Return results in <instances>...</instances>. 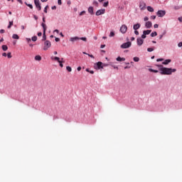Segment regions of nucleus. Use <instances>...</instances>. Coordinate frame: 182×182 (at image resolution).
I'll use <instances>...</instances> for the list:
<instances>
[{"mask_svg": "<svg viewBox=\"0 0 182 182\" xmlns=\"http://www.w3.org/2000/svg\"><path fill=\"white\" fill-rule=\"evenodd\" d=\"M156 66L159 68L161 75H171V73H173L174 72H177L176 69L164 68L161 65H156Z\"/></svg>", "mask_w": 182, "mask_h": 182, "instance_id": "1", "label": "nucleus"}, {"mask_svg": "<svg viewBox=\"0 0 182 182\" xmlns=\"http://www.w3.org/2000/svg\"><path fill=\"white\" fill-rule=\"evenodd\" d=\"M41 26H42V28L43 29L42 41H46V29H47L46 24L44 23H41Z\"/></svg>", "mask_w": 182, "mask_h": 182, "instance_id": "2", "label": "nucleus"}, {"mask_svg": "<svg viewBox=\"0 0 182 182\" xmlns=\"http://www.w3.org/2000/svg\"><path fill=\"white\" fill-rule=\"evenodd\" d=\"M52 46V43L49 41H46L44 43L43 50H48Z\"/></svg>", "mask_w": 182, "mask_h": 182, "instance_id": "3", "label": "nucleus"}, {"mask_svg": "<svg viewBox=\"0 0 182 182\" xmlns=\"http://www.w3.org/2000/svg\"><path fill=\"white\" fill-rule=\"evenodd\" d=\"M130 46H132V43L130 41H128L127 43H124L121 46V48L122 49H127V48H130Z\"/></svg>", "mask_w": 182, "mask_h": 182, "instance_id": "4", "label": "nucleus"}, {"mask_svg": "<svg viewBox=\"0 0 182 182\" xmlns=\"http://www.w3.org/2000/svg\"><path fill=\"white\" fill-rule=\"evenodd\" d=\"M156 15H157V16H159V18H163V16H164V15H166V11L159 10L157 11Z\"/></svg>", "mask_w": 182, "mask_h": 182, "instance_id": "5", "label": "nucleus"}, {"mask_svg": "<svg viewBox=\"0 0 182 182\" xmlns=\"http://www.w3.org/2000/svg\"><path fill=\"white\" fill-rule=\"evenodd\" d=\"M121 33H126L127 32V26L122 25L119 29Z\"/></svg>", "mask_w": 182, "mask_h": 182, "instance_id": "6", "label": "nucleus"}, {"mask_svg": "<svg viewBox=\"0 0 182 182\" xmlns=\"http://www.w3.org/2000/svg\"><path fill=\"white\" fill-rule=\"evenodd\" d=\"M34 3L37 9H38V11H41L42 9V6H41L39 0H34Z\"/></svg>", "mask_w": 182, "mask_h": 182, "instance_id": "7", "label": "nucleus"}, {"mask_svg": "<svg viewBox=\"0 0 182 182\" xmlns=\"http://www.w3.org/2000/svg\"><path fill=\"white\" fill-rule=\"evenodd\" d=\"M105 9H100V10H97L95 13V15L97 16H100V15H103V14H105Z\"/></svg>", "mask_w": 182, "mask_h": 182, "instance_id": "8", "label": "nucleus"}, {"mask_svg": "<svg viewBox=\"0 0 182 182\" xmlns=\"http://www.w3.org/2000/svg\"><path fill=\"white\" fill-rule=\"evenodd\" d=\"M143 43H144V40H143V38H137V46H141V45H143Z\"/></svg>", "mask_w": 182, "mask_h": 182, "instance_id": "9", "label": "nucleus"}, {"mask_svg": "<svg viewBox=\"0 0 182 182\" xmlns=\"http://www.w3.org/2000/svg\"><path fill=\"white\" fill-rule=\"evenodd\" d=\"M76 41H80V38H79V37H71L70 38V42H76Z\"/></svg>", "mask_w": 182, "mask_h": 182, "instance_id": "10", "label": "nucleus"}, {"mask_svg": "<svg viewBox=\"0 0 182 182\" xmlns=\"http://www.w3.org/2000/svg\"><path fill=\"white\" fill-rule=\"evenodd\" d=\"M153 26V24L151 23V21H147L146 23H145V26L146 28H147L148 29L151 28V26Z\"/></svg>", "mask_w": 182, "mask_h": 182, "instance_id": "11", "label": "nucleus"}, {"mask_svg": "<svg viewBox=\"0 0 182 182\" xmlns=\"http://www.w3.org/2000/svg\"><path fill=\"white\" fill-rule=\"evenodd\" d=\"M140 26H141L140 23H136L133 26L134 31H137V29H140Z\"/></svg>", "mask_w": 182, "mask_h": 182, "instance_id": "12", "label": "nucleus"}, {"mask_svg": "<svg viewBox=\"0 0 182 182\" xmlns=\"http://www.w3.org/2000/svg\"><path fill=\"white\" fill-rule=\"evenodd\" d=\"M88 12H89V14H90V15H95V12L93 11V7L92 6H90L88 8Z\"/></svg>", "mask_w": 182, "mask_h": 182, "instance_id": "13", "label": "nucleus"}, {"mask_svg": "<svg viewBox=\"0 0 182 182\" xmlns=\"http://www.w3.org/2000/svg\"><path fill=\"white\" fill-rule=\"evenodd\" d=\"M97 66L98 69H103V63L102 62L97 63Z\"/></svg>", "mask_w": 182, "mask_h": 182, "instance_id": "14", "label": "nucleus"}, {"mask_svg": "<svg viewBox=\"0 0 182 182\" xmlns=\"http://www.w3.org/2000/svg\"><path fill=\"white\" fill-rule=\"evenodd\" d=\"M51 60H56L57 62H60L61 60H60V58H59V57H53V56H52L51 57Z\"/></svg>", "mask_w": 182, "mask_h": 182, "instance_id": "15", "label": "nucleus"}, {"mask_svg": "<svg viewBox=\"0 0 182 182\" xmlns=\"http://www.w3.org/2000/svg\"><path fill=\"white\" fill-rule=\"evenodd\" d=\"M117 62H124V60H126V58H121V57H117Z\"/></svg>", "mask_w": 182, "mask_h": 182, "instance_id": "16", "label": "nucleus"}, {"mask_svg": "<svg viewBox=\"0 0 182 182\" xmlns=\"http://www.w3.org/2000/svg\"><path fill=\"white\" fill-rule=\"evenodd\" d=\"M171 62V60L168 59V60H164V61L162 63V65H168V63H170Z\"/></svg>", "mask_w": 182, "mask_h": 182, "instance_id": "17", "label": "nucleus"}, {"mask_svg": "<svg viewBox=\"0 0 182 182\" xmlns=\"http://www.w3.org/2000/svg\"><path fill=\"white\" fill-rule=\"evenodd\" d=\"M143 33L146 35H150V33H151V30H146V31H144Z\"/></svg>", "mask_w": 182, "mask_h": 182, "instance_id": "18", "label": "nucleus"}, {"mask_svg": "<svg viewBox=\"0 0 182 182\" xmlns=\"http://www.w3.org/2000/svg\"><path fill=\"white\" fill-rule=\"evenodd\" d=\"M147 11H149V12H154V9H153V7L149 6L147 7Z\"/></svg>", "mask_w": 182, "mask_h": 182, "instance_id": "19", "label": "nucleus"}, {"mask_svg": "<svg viewBox=\"0 0 182 182\" xmlns=\"http://www.w3.org/2000/svg\"><path fill=\"white\" fill-rule=\"evenodd\" d=\"M1 48H2V50H3L4 52H6V50H8V46H6V45H3V46H1Z\"/></svg>", "mask_w": 182, "mask_h": 182, "instance_id": "20", "label": "nucleus"}, {"mask_svg": "<svg viewBox=\"0 0 182 182\" xmlns=\"http://www.w3.org/2000/svg\"><path fill=\"white\" fill-rule=\"evenodd\" d=\"M35 60H42V57H41V55H36L35 56Z\"/></svg>", "mask_w": 182, "mask_h": 182, "instance_id": "21", "label": "nucleus"}, {"mask_svg": "<svg viewBox=\"0 0 182 182\" xmlns=\"http://www.w3.org/2000/svg\"><path fill=\"white\" fill-rule=\"evenodd\" d=\"M82 53H83V55H87L88 56H90V58L95 59V56H93V55H92V54H88L86 52H83Z\"/></svg>", "mask_w": 182, "mask_h": 182, "instance_id": "22", "label": "nucleus"}, {"mask_svg": "<svg viewBox=\"0 0 182 182\" xmlns=\"http://www.w3.org/2000/svg\"><path fill=\"white\" fill-rule=\"evenodd\" d=\"M12 38L13 39H19V36L18 34H13Z\"/></svg>", "mask_w": 182, "mask_h": 182, "instance_id": "23", "label": "nucleus"}, {"mask_svg": "<svg viewBox=\"0 0 182 182\" xmlns=\"http://www.w3.org/2000/svg\"><path fill=\"white\" fill-rule=\"evenodd\" d=\"M144 6H146V4L144 3H141L140 5H139V8L141 9H144Z\"/></svg>", "mask_w": 182, "mask_h": 182, "instance_id": "24", "label": "nucleus"}, {"mask_svg": "<svg viewBox=\"0 0 182 182\" xmlns=\"http://www.w3.org/2000/svg\"><path fill=\"white\" fill-rule=\"evenodd\" d=\"M31 40L33 41V42H36V41H38V37L36 36H34L32 37Z\"/></svg>", "mask_w": 182, "mask_h": 182, "instance_id": "25", "label": "nucleus"}, {"mask_svg": "<svg viewBox=\"0 0 182 182\" xmlns=\"http://www.w3.org/2000/svg\"><path fill=\"white\" fill-rule=\"evenodd\" d=\"M151 38H154V36H157V32L154 31L151 33Z\"/></svg>", "mask_w": 182, "mask_h": 182, "instance_id": "26", "label": "nucleus"}, {"mask_svg": "<svg viewBox=\"0 0 182 182\" xmlns=\"http://www.w3.org/2000/svg\"><path fill=\"white\" fill-rule=\"evenodd\" d=\"M134 62H139L140 60V58L139 57H134L133 58Z\"/></svg>", "mask_w": 182, "mask_h": 182, "instance_id": "27", "label": "nucleus"}, {"mask_svg": "<svg viewBox=\"0 0 182 182\" xmlns=\"http://www.w3.org/2000/svg\"><path fill=\"white\" fill-rule=\"evenodd\" d=\"M12 25H14V21H10L9 25L7 27L8 29H11V27L12 26Z\"/></svg>", "mask_w": 182, "mask_h": 182, "instance_id": "28", "label": "nucleus"}, {"mask_svg": "<svg viewBox=\"0 0 182 182\" xmlns=\"http://www.w3.org/2000/svg\"><path fill=\"white\" fill-rule=\"evenodd\" d=\"M149 72H153L154 73H159V70L154 69H149Z\"/></svg>", "mask_w": 182, "mask_h": 182, "instance_id": "29", "label": "nucleus"}, {"mask_svg": "<svg viewBox=\"0 0 182 182\" xmlns=\"http://www.w3.org/2000/svg\"><path fill=\"white\" fill-rule=\"evenodd\" d=\"M25 4L27 6H28V8H30L31 9H33V6H32V4H28V3H25Z\"/></svg>", "mask_w": 182, "mask_h": 182, "instance_id": "30", "label": "nucleus"}, {"mask_svg": "<svg viewBox=\"0 0 182 182\" xmlns=\"http://www.w3.org/2000/svg\"><path fill=\"white\" fill-rule=\"evenodd\" d=\"M80 40L83 41L84 42H86L87 41V38H86V37H82V38H80Z\"/></svg>", "mask_w": 182, "mask_h": 182, "instance_id": "31", "label": "nucleus"}, {"mask_svg": "<svg viewBox=\"0 0 182 182\" xmlns=\"http://www.w3.org/2000/svg\"><path fill=\"white\" fill-rule=\"evenodd\" d=\"M66 69H67L68 72H72V68L70 66H67Z\"/></svg>", "mask_w": 182, "mask_h": 182, "instance_id": "32", "label": "nucleus"}, {"mask_svg": "<svg viewBox=\"0 0 182 182\" xmlns=\"http://www.w3.org/2000/svg\"><path fill=\"white\" fill-rule=\"evenodd\" d=\"M113 36H114V32L111 31L109 33V38H113Z\"/></svg>", "mask_w": 182, "mask_h": 182, "instance_id": "33", "label": "nucleus"}, {"mask_svg": "<svg viewBox=\"0 0 182 182\" xmlns=\"http://www.w3.org/2000/svg\"><path fill=\"white\" fill-rule=\"evenodd\" d=\"M153 50H154V48H147L148 52H153Z\"/></svg>", "mask_w": 182, "mask_h": 182, "instance_id": "34", "label": "nucleus"}, {"mask_svg": "<svg viewBox=\"0 0 182 182\" xmlns=\"http://www.w3.org/2000/svg\"><path fill=\"white\" fill-rule=\"evenodd\" d=\"M65 62H63V61H59V65H60V68H63V63H64Z\"/></svg>", "mask_w": 182, "mask_h": 182, "instance_id": "35", "label": "nucleus"}, {"mask_svg": "<svg viewBox=\"0 0 182 182\" xmlns=\"http://www.w3.org/2000/svg\"><path fill=\"white\" fill-rule=\"evenodd\" d=\"M48 8H49V6H46L44 9L45 14H48Z\"/></svg>", "mask_w": 182, "mask_h": 182, "instance_id": "36", "label": "nucleus"}, {"mask_svg": "<svg viewBox=\"0 0 182 182\" xmlns=\"http://www.w3.org/2000/svg\"><path fill=\"white\" fill-rule=\"evenodd\" d=\"M7 58H8L9 59H11V58H12V55H11V53H7Z\"/></svg>", "mask_w": 182, "mask_h": 182, "instance_id": "37", "label": "nucleus"}, {"mask_svg": "<svg viewBox=\"0 0 182 182\" xmlns=\"http://www.w3.org/2000/svg\"><path fill=\"white\" fill-rule=\"evenodd\" d=\"M108 6H109V1L105 2L103 4V6H105V8Z\"/></svg>", "mask_w": 182, "mask_h": 182, "instance_id": "38", "label": "nucleus"}, {"mask_svg": "<svg viewBox=\"0 0 182 182\" xmlns=\"http://www.w3.org/2000/svg\"><path fill=\"white\" fill-rule=\"evenodd\" d=\"M85 14H86V11H82L80 13V16H82V15H85Z\"/></svg>", "mask_w": 182, "mask_h": 182, "instance_id": "39", "label": "nucleus"}, {"mask_svg": "<svg viewBox=\"0 0 182 182\" xmlns=\"http://www.w3.org/2000/svg\"><path fill=\"white\" fill-rule=\"evenodd\" d=\"M163 60H164V59L159 58V59L156 60V62H163Z\"/></svg>", "mask_w": 182, "mask_h": 182, "instance_id": "40", "label": "nucleus"}, {"mask_svg": "<svg viewBox=\"0 0 182 182\" xmlns=\"http://www.w3.org/2000/svg\"><path fill=\"white\" fill-rule=\"evenodd\" d=\"M141 38L142 39H146V34L143 33V34L141 35Z\"/></svg>", "mask_w": 182, "mask_h": 182, "instance_id": "41", "label": "nucleus"}, {"mask_svg": "<svg viewBox=\"0 0 182 182\" xmlns=\"http://www.w3.org/2000/svg\"><path fill=\"white\" fill-rule=\"evenodd\" d=\"M107 66H109V64L102 63V68H106Z\"/></svg>", "mask_w": 182, "mask_h": 182, "instance_id": "42", "label": "nucleus"}, {"mask_svg": "<svg viewBox=\"0 0 182 182\" xmlns=\"http://www.w3.org/2000/svg\"><path fill=\"white\" fill-rule=\"evenodd\" d=\"M144 21H149V17L145 16V17L144 18Z\"/></svg>", "mask_w": 182, "mask_h": 182, "instance_id": "43", "label": "nucleus"}, {"mask_svg": "<svg viewBox=\"0 0 182 182\" xmlns=\"http://www.w3.org/2000/svg\"><path fill=\"white\" fill-rule=\"evenodd\" d=\"M58 5H62V0H58Z\"/></svg>", "mask_w": 182, "mask_h": 182, "instance_id": "44", "label": "nucleus"}, {"mask_svg": "<svg viewBox=\"0 0 182 182\" xmlns=\"http://www.w3.org/2000/svg\"><path fill=\"white\" fill-rule=\"evenodd\" d=\"M60 38H55V42H60Z\"/></svg>", "mask_w": 182, "mask_h": 182, "instance_id": "45", "label": "nucleus"}, {"mask_svg": "<svg viewBox=\"0 0 182 182\" xmlns=\"http://www.w3.org/2000/svg\"><path fill=\"white\" fill-rule=\"evenodd\" d=\"M2 56H4V58H6V56H7L6 53H2Z\"/></svg>", "mask_w": 182, "mask_h": 182, "instance_id": "46", "label": "nucleus"}, {"mask_svg": "<svg viewBox=\"0 0 182 182\" xmlns=\"http://www.w3.org/2000/svg\"><path fill=\"white\" fill-rule=\"evenodd\" d=\"M111 66H113L114 69H119L117 66H114L113 64L110 63Z\"/></svg>", "mask_w": 182, "mask_h": 182, "instance_id": "47", "label": "nucleus"}, {"mask_svg": "<svg viewBox=\"0 0 182 182\" xmlns=\"http://www.w3.org/2000/svg\"><path fill=\"white\" fill-rule=\"evenodd\" d=\"M0 33H5V30L4 29L0 30Z\"/></svg>", "mask_w": 182, "mask_h": 182, "instance_id": "48", "label": "nucleus"}, {"mask_svg": "<svg viewBox=\"0 0 182 182\" xmlns=\"http://www.w3.org/2000/svg\"><path fill=\"white\" fill-rule=\"evenodd\" d=\"M77 70H78V72H80V70H82V67H78L77 68Z\"/></svg>", "mask_w": 182, "mask_h": 182, "instance_id": "49", "label": "nucleus"}, {"mask_svg": "<svg viewBox=\"0 0 182 182\" xmlns=\"http://www.w3.org/2000/svg\"><path fill=\"white\" fill-rule=\"evenodd\" d=\"M26 41H27L28 43H29L31 42V38H26Z\"/></svg>", "mask_w": 182, "mask_h": 182, "instance_id": "50", "label": "nucleus"}, {"mask_svg": "<svg viewBox=\"0 0 182 182\" xmlns=\"http://www.w3.org/2000/svg\"><path fill=\"white\" fill-rule=\"evenodd\" d=\"M134 33L135 35L139 36V32L137 31V30H135Z\"/></svg>", "mask_w": 182, "mask_h": 182, "instance_id": "51", "label": "nucleus"}, {"mask_svg": "<svg viewBox=\"0 0 182 182\" xmlns=\"http://www.w3.org/2000/svg\"><path fill=\"white\" fill-rule=\"evenodd\" d=\"M37 35L38 36H42V32H38Z\"/></svg>", "mask_w": 182, "mask_h": 182, "instance_id": "52", "label": "nucleus"}, {"mask_svg": "<svg viewBox=\"0 0 182 182\" xmlns=\"http://www.w3.org/2000/svg\"><path fill=\"white\" fill-rule=\"evenodd\" d=\"M33 18L36 21H38V17L36 16V15H33Z\"/></svg>", "mask_w": 182, "mask_h": 182, "instance_id": "53", "label": "nucleus"}, {"mask_svg": "<svg viewBox=\"0 0 182 182\" xmlns=\"http://www.w3.org/2000/svg\"><path fill=\"white\" fill-rule=\"evenodd\" d=\"M151 19H156V16H151Z\"/></svg>", "mask_w": 182, "mask_h": 182, "instance_id": "54", "label": "nucleus"}, {"mask_svg": "<svg viewBox=\"0 0 182 182\" xmlns=\"http://www.w3.org/2000/svg\"><path fill=\"white\" fill-rule=\"evenodd\" d=\"M154 28H159V24H154Z\"/></svg>", "mask_w": 182, "mask_h": 182, "instance_id": "55", "label": "nucleus"}, {"mask_svg": "<svg viewBox=\"0 0 182 182\" xmlns=\"http://www.w3.org/2000/svg\"><path fill=\"white\" fill-rule=\"evenodd\" d=\"M106 45H101L100 48L101 49H103V48H105Z\"/></svg>", "mask_w": 182, "mask_h": 182, "instance_id": "56", "label": "nucleus"}, {"mask_svg": "<svg viewBox=\"0 0 182 182\" xmlns=\"http://www.w3.org/2000/svg\"><path fill=\"white\" fill-rule=\"evenodd\" d=\"M18 2H19V4H21L22 5V4H23V2H22V0H17Z\"/></svg>", "mask_w": 182, "mask_h": 182, "instance_id": "57", "label": "nucleus"}, {"mask_svg": "<svg viewBox=\"0 0 182 182\" xmlns=\"http://www.w3.org/2000/svg\"><path fill=\"white\" fill-rule=\"evenodd\" d=\"M179 22H182V17H179L178 18Z\"/></svg>", "mask_w": 182, "mask_h": 182, "instance_id": "58", "label": "nucleus"}, {"mask_svg": "<svg viewBox=\"0 0 182 182\" xmlns=\"http://www.w3.org/2000/svg\"><path fill=\"white\" fill-rule=\"evenodd\" d=\"M90 73H91V75H93V73H95L94 70H90Z\"/></svg>", "mask_w": 182, "mask_h": 182, "instance_id": "59", "label": "nucleus"}, {"mask_svg": "<svg viewBox=\"0 0 182 182\" xmlns=\"http://www.w3.org/2000/svg\"><path fill=\"white\" fill-rule=\"evenodd\" d=\"M94 5H96V6H97V5H98L97 1H94Z\"/></svg>", "mask_w": 182, "mask_h": 182, "instance_id": "60", "label": "nucleus"}, {"mask_svg": "<svg viewBox=\"0 0 182 182\" xmlns=\"http://www.w3.org/2000/svg\"><path fill=\"white\" fill-rule=\"evenodd\" d=\"M51 9H53H53H56V6H52V7H51Z\"/></svg>", "mask_w": 182, "mask_h": 182, "instance_id": "61", "label": "nucleus"}, {"mask_svg": "<svg viewBox=\"0 0 182 182\" xmlns=\"http://www.w3.org/2000/svg\"><path fill=\"white\" fill-rule=\"evenodd\" d=\"M54 32H56V33H59V30L55 29V30L54 31Z\"/></svg>", "mask_w": 182, "mask_h": 182, "instance_id": "62", "label": "nucleus"}, {"mask_svg": "<svg viewBox=\"0 0 182 182\" xmlns=\"http://www.w3.org/2000/svg\"><path fill=\"white\" fill-rule=\"evenodd\" d=\"M124 69H130V66H126L124 67Z\"/></svg>", "mask_w": 182, "mask_h": 182, "instance_id": "63", "label": "nucleus"}, {"mask_svg": "<svg viewBox=\"0 0 182 182\" xmlns=\"http://www.w3.org/2000/svg\"><path fill=\"white\" fill-rule=\"evenodd\" d=\"M21 29H25V26H21Z\"/></svg>", "mask_w": 182, "mask_h": 182, "instance_id": "64", "label": "nucleus"}]
</instances>
